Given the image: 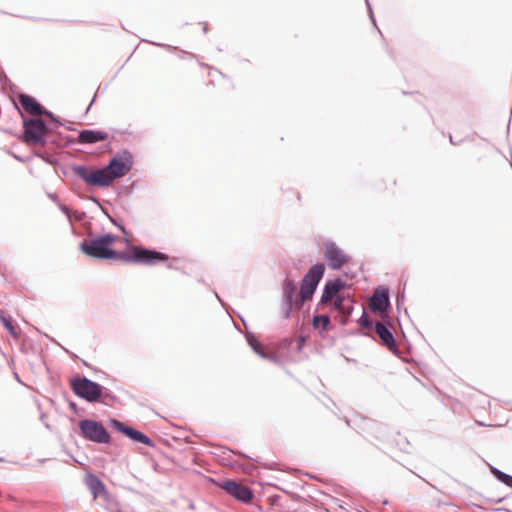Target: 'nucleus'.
I'll use <instances>...</instances> for the list:
<instances>
[{
  "mask_svg": "<svg viewBox=\"0 0 512 512\" xmlns=\"http://www.w3.org/2000/svg\"><path fill=\"white\" fill-rule=\"evenodd\" d=\"M90 201L94 202L96 205H98L100 207V209L102 210V208H104L101 204H100V201L99 199H97L96 197L94 196H91L88 198Z\"/></svg>",
  "mask_w": 512,
  "mask_h": 512,
  "instance_id": "nucleus-35",
  "label": "nucleus"
},
{
  "mask_svg": "<svg viewBox=\"0 0 512 512\" xmlns=\"http://www.w3.org/2000/svg\"><path fill=\"white\" fill-rule=\"evenodd\" d=\"M361 307H362V314H361L360 318L357 320L358 325L365 329H375L376 324L379 323V321H374L373 319H371L366 314L364 307L362 305H361Z\"/></svg>",
  "mask_w": 512,
  "mask_h": 512,
  "instance_id": "nucleus-24",
  "label": "nucleus"
},
{
  "mask_svg": "<svg viewBox=\"0 0 512 512\" xmlns=\"http://www.w3.org/2000/svg\"><path fill=\"white\" fill-rule=\"evenodd\" d=\"M331 319L327 314H317L313 316L312 325L314 329L318 330L320 334L328 331L330 328Z\"/></svg>",
  "mask_w": 512,
  "mask_h": 512,
  "instance_id": "nucleus-21",
  "label": "nucleus"
},
{
  "mask_svg": "<svg viewBox=\"0 0 512 512\" xmlns=\"http://www.w3.org/2000/svg\"><path fill=\"white\" fill-rule=\"evenodd\" d=\"M375 27H376V30H378V33H379V34H382V31H381V30H379V27H377V25H376Z\"/></svg>",
  "mask_w": 512,
  "mask_h": 512,
  "instance_id": "nucleus-47",
  "label": "nucleus"
},
{
  "mask_svg": "<svg viewBox=\"0 0 512 512\" xmlns=\"http://www.w3.org/2000/svg\"><path fill=\"white\" fill-rule=\"evenodd\" d=\"M117 239L118 236L113 233L98 236L90 234L79 244V249L83 254L96 259L121 260L149 266L157 265L169 259V255L166 253L142 246H132L128 252L117 251L112 248Z\"/></svg>",
  "mask_w": 512,
  "mask_h": 512,
  "instance_id": "nucleus-1",
  "label": "nucleus"
},
{
  "mask_svg": "<svg viewBox=\"0 0 512 512\" xmlns=\"http://www.w3.org/2000/svg\"><path fill=\"white\" fill-rule=\"evenodd\" d=\"M72 174L81 179L87 186L105 188L111 186V179L103 167L73 163L70 165Z\"/></svg>",
  "mask_w": 512,
  "mask_h": 512,
  "instance_id": "nucleus-3",
  "label": "nucleus"
},
{
  "mask_svg": "<svg viewBox=\"0 0 512 512\" xmlns=\"http://www.w3.org/2000/svg\"><path fill=\"white\" fill-rule=\"evenodd\" d=\"M167 267H168L169 269H172V268H173V266H172L171 264H169Z\"/></svg>",
  "mask_w": 512,
  "mask_h": 512,
  "instance_id": "nucleus-51",
  "label": "nucleus"
},
{
  "mask_svg": "<svg viewBox=\"0 0 512 512\" xmlns=\"http://www.w3.org/2000/svg\"><path fill=\"white\" fill-rule=\"evenodd\" d=\"M214 294H215V296L217 297V299L221 302V304H222V305H224V304H223V302L221 301L220 297L218 296V293H217V292H214Z\"/></svg>",
  "mask_w": 512,
  "mask_h": 512,
  "instance_id": "nucleus-45",
  "label": "nucleus"
},
{
  "mask_svg": "<svg viewBox=\"0 0 512 512\" xmlns=\"http://www.w3.org/2000/svg\"><path fill=\"white\" fill-rule=\"evenodd\" d=\"M186 54H189V55H190V57H192V58L194 57V54L187 53L186 51H181V52H180V54L178 55V57H179L180 59H183V58H184V55H186Z\"/></svg>",
  "mask_w": 512,
  "mask_h": 512,
  "instance_id": "nucleus-38",
  "label": "nucleus"
},
{
  "mask_svg": "<svg viewBox=\"0 0 512 512\" xmlns=\"http://www.w3.org/2000/svg\"><path fill=\"white\" fill-rule=\"evenodd\" d=\"M325 265L321 262L313 264L303 276L300 285V302H307L313 298L317 287L325 273Z\"/></svg>",
  "mask_w": 512,
  "mask_h": 512,
  "instance_id": "nucleus-6",
  "label": "nucleus"
},
{
  "mask_svg": "<svg viewBox=\"0 0 512 512\" xmlns=\"http://www.w3.org/2000/svg\"><path fill=\"white\" fill-rule=\"evenodd\" d=\"M375 27H376V30H378V33H379V34H382V31H381V30H379V27H377V25H376Z\"/></svg>",
  "mask_w": 512,
  "mask_h": 512,
  "instance_id": "nucleus-48",
  "label": "nucleus"
},
{
  "mask_svg": "<svg viewBox=\"0 0 512 512\" xmlns=\"http://www.w3.org/2000/svg\"><path fill=\"white\" fill-rule=\"evenodd\" d=\"M386 433H387V428L385 430H374L373 434L370 435V437H374L375 439H378V440H383L386 436Z\"/></svg>",
  "mask_w": 512,
  "mask_h": 512,
  "instance_id": "nucleus-30",
  "label": "nucleus"
},
{
  "mask_svg": "<svg viewBox=\"0 0 512 512\" xmlns=\"http://www.w3.org/2000/svg\"><path fill=\"white\" fill-rule=\"evenodd\" d=\"M346 287V282L341 278H334L327 280L323 286L322 294L318 305L326 304L343 288Z\"/></svg>",
  "mask_w": 512,
  "mask_h": 512,
  "instance_id": "nucleus-18",
  "label": "nucleus"
},
{
  "mask_svg": "<svg viewBox=\"0 0 512 512\" xmlns=\"http://www.w3.org/2000/svg\"><path fill=\"white\" fill-rule=\"evenodd\" d=\"M59 208L60 210L65 214V215H69V208L66 206V205H63V204H60L59 205Z\"/></svg>",
  "mask_w": 512,
  "mask_h": 512,
  "instance_id": "nucleus-36",
  "label": "nucleus"
},
{
  "mask_svg": "<svg viewBox=\"0 0 512 512\" xmlns=\"http://www.w3.org/2000/svg\"><path fill=\"white\" fill-rule=\"evenodd\" d=\"M23 119V132L19 138L27 145H45L48 143V135L52 129L41 118H27L17 107Z\"/></svg>",
  "mask_w": 512,
  "mask_h": 512,
  "instance_id": "nucleus-2",
  "label": "nucleus"
},
{
  "mask_svg": "<svg viewBox=\"0 0 512 512\" xmlns=\"http://www.w3.org/2000/svg\"><path fill=\"white\" fill-rule=\"evenodd\" d=\"M134 162L133 154L128 149L117 152L105 165L104 171L111 179V185L116 179L124 177L132 168Z\"/></svg>",
  "mask_w": 512,
  "mask_h": 512,
  "instance_id": "nucleus-5",
  "label": "nucleus"
},
{
  "mask_svg": "<svg viewBox=\"0 0 512 512\" xmlns=\"http://www.w3.org/2000/svg\"><path fill=\"white\" fill-rule=\"evenodd\" d=\"M43 111H44V113L42 116L48 117L52 121V123L54 124L55 127L63 125L61 119L58 116H56L52 111H50L48 109H45Z\"/></svg>",
  "mask_w": 512,
  "mask_h": 512,
  "instance_id": "nucleus-27",
  "label": "nucleus"
},
{
  "mask_svg": "<svg viewBox=\"0 0 512 512\" xmlns=\"http://www.w3.org/2000/svg\"><path fill=\"white\" fill-rule=\"evenodd\" d=\"M371 310L375 314H379L381 312H384L385 314H388L391 310V302H390V291L387 286L380 285L378 286L373 296L371 297Z\"/></svg>",
  "mask_w": 512,
  "mask_h": 512,
  "instance_id": "nucleus-15",
  "label": "nucleus"
},
{
  "mask_svg": "<svg viewBox=\"0 0 512 512\" xmlns=\"http://www.w3.org/2000/svg\"><path fill=\"white\" fill-rule=\"evenodd\" d=\"M355 301L349 296H339L332 303V309L337 312L335 319L342 326H346L353 313Z\"/></svg>",
  "mask_w": 512,
  "mask_h": 512,
  "instance_id": "nucleus-14",
  "label": "nucleus"
},
{
  "mask_svg": "<svg viewBox=\"0 0 512 512\" xmlns=\"http://www.w3.org/2000/svg\"><path fill=\"white\" fill-rule=\"evenodd\" d=\"M375 27H376V30H378V33H379V34H382V31H381V30H379V27H377V25H376Z\"/></svg>",
  "mask_w": 512,
  "mask_h": 512,
  "instance_id": "nucleus-46",
  "label": "nucleus"
},
{
  "mask_svg": "<svg viewBox=\"0 0 512 512\" xmlns=\"http://www.w3.org/2000/svg\"><path fill=\"white\" fill-rule=\"evenodd\" d=\"M365 2H366V5L368 7V12H369L370 20H371L372 24L374 26H376V19H375L374 14H373L372 6H371V4L369 3L368 0H365Z\"/></svg>",
  "mask_w": 512,
  "mask_h": 512,
  "instance_id": "nucleus-32",
  "label": "nucleus"
},
{
  "mask_svg": "<svg viewBox=\"0 0 512 512\" xmlns=\"http://www.w3.org/2000/svg\"><path fill=\"white\" fill-rule=\"evenodd\" d=\"M404 298H405L404 291L401 294H398L397 297H396V306H397V310L398 311H400L401 306L404 303Z\"/></svg>",
  "mask_w": 512,
  "mask_h": 512,
  "instance_id": "nucleus-31",
  "label": "nucleus"
},
{
  "mask_svg": "<svg viewBox=\"0 0 512 512\" xmlns=\"http://www.w3.org/2000/svg\"><path fill=\"white\" fill-rule=\"evenodd\" d=\"M102 212L107 216V218L111 221V223L116 226L117 228H119L123 233H126V229H125V226L117 221L116 219H114L107 211V209L105 208H102Z\"/></svg>",
  "mask_w": 512,
  "mask_h": 512,
  "instance_id": "nucleus-28",
  "label": "nucleus"
},
{
  "mask_svg": "<svg viewBox=\"0 0 512 512\" xmlns=\"http://www.w3.org/2000/svg\"><path fill=\"white\" fill-rule=\"evenodd\" d=\"M118 401V397L109 389H106L102 386V397L97 403H101L104 405H111Z\"/></svg>",
  "mask_w": 512,
  "mask_h": 512,
  "instance_id": "nucleus-25",
  "label": "nucleus"
},
{
  "mask_svg": "<svg viewBox=\"0 0 512 512\" xmlns=\"http://www.w3.org/2000/svg\"><path fill=\"white\" fill-rule=\"evenodd\" d=\"M35 156L38 158H41L44 162H46L48 164H51V165L57 164V159L52 154L36 152Z\"/></svg>",
  "mask_w": 512,
  "mask_h": 512,
  "instance_id": "nucleus-26",
  "label": "nucleus"
},
{
  "mask_svg": "<svg viewBox=\"0 0 512 512\" xmlns=\"http://www.w3.org/2000/svg\"><path fill=\"white\" fill-rule=\"evenodd\" d=\"M109 134L103 130L83 129L79 131L76 142L84 145H93L108 140Z\"/></svg>",
  "mask_w": 512,
  "mask_h": 512,
  "instance_id": "nucleus-17",
  "label": "nucleus"
},
{
  "mask_svg": "<svg viewBox=\"0 0 512 512\" xmlns=\"http://www.w3.org/2000/svg\"><path fill=\"white\" fill-rule=\"evenodd\" d=\"M72 392L88 403H97L102 397V385L86 376L76 375L70 380Z\"/></svg>",
  "mask_w": 512,
  "mask_h": 512,
  "instance_id": "nucleus-4",
  "label": "nucleus"
},
{
  "mask_svg": "<svg viewBox=\"0 0 512 512\" xmlns=\"http://www.w3.org/2000/svg\"><path fill=\"white\" fill-rule=\"evenodd\" d=\"M245 338H246L247 344L261 358L269 360L274 363L279 362L278 356L275 353L268 351L266 349V347L257 339L255 334H253L252 332H247L245 334Z\"/></svg>",
  "mask_w": 512,
  "mask_h": 512,
  "instance_id": "nucleus-16",
  "label": "nucleus"
},
{
  "mask_svg": "<svg viewBox=\"0 0 512 512\" xmlns=\"http://www.w3.org/2000/svg\"><path fill=\"white\" fill-rule=\"evenodd\" d=\"M48 197H49L50 199L54 200V201L57 199V196H56V194H54V193H49V194H48Z\"/></svg>",
  "mask_w": 512,
  "mask_h": 512,
  "instance_id": "nucleus-41",
  "label": "nucleus"
},
{
  "mask_svg": "<svg viewBox=\"0 0 512 512\" xmlns=\"http://www.w3.org/2000/svg\"><path fill=\"white\" fill-rule=\"evenodd\" d=\"M374 330L380 339L381 345L385 346L394 355L399 356L400 350L392 331L393 323L389 314L383 315L382 320L376 324V328Z\"/></svg>",
  "mask_w": 512,
  "mask_h": 512,
  "instance_id": "nucleus-9",
  "label": "nucleus"
},
{
  "mask_svg": "<svg viewBox=\"0 0 512 512\" xmlns=\"http://www.w3.org/2000/svg\"><path fill=\"white\" fill-rule=\"evenodd\" d=\"M19 102L23 109H25L27 112L36 114V115H43L46 108L42 106L36 98L29 94L22 93L18 96Z\"/></svg>",
  "mask_w": 512,
  "mask_h": 512,
  "instance_id": "nucleus-19",
  "label": "nucleus"
},
{
  "mask_svg": "<svg viewBox=\"0 0 512 512\" xmlns=\"http://www.w3.org/2000/svg\"><path fill=\"white\" fill-rule=\"evenodd\" d=\"M110 425L116 431L122 433L133 442L141 443L148 447H155V442L149 436L118 419H110Z\"/></svg>",
  "mask_w": 512,
  "mask_h": 512,
  "instance_id": "nucleus-13",
  "label": "nucleus"
},
{
  "mask_svg": "<svg viewBox=\"0 0 512 512\" xmlns=\"http://www.w3.org/2000/svg\"><path fill=\"white\" fill-rule=\"evenodd\" d=\"M14 376H15V379L19 382V383H22L21 380H20V377L18 375V373H14Z\"/></svg>",
  "mask_w": 512,
  "mask_h": 512,
  "instance_id": "nucleus-43",
  "label": "nucleus"
},
{
  "mask_svg": "<svg viewBox=\"0 0 512 512\" xmlns=\"http://www.w3.org/2000/svg\"><path fill=\"white\" fill-rule=\"evenodd\" d=\"M203 25V32L206 33L208 31L207 23H202Z\"/></svg>",
  "mask_w": 512,
  "mask_h": 512,
  "instance_id": "nucleus-42",
  "label": "nucleus"
},
{
  "mask_svg": "<svg viewBox=\"0 0 512 512\" xmlns=\"http://www.w3.org/2000/svg\"><path fill=\"white\" fill-rule=\"evenodd\" d=\"M2 461H3V459H2V458H0V462H2Z\"/></svg>",
  "mask_w": 512,
  "mask_h": 512,
  "instance_id": "nucleus-52",
  "label": "nucleus"
},
{
  "mask_svg": "<svg viewBox=\"0 0 512 512\" xmlns=\"http://www.w3.org/2000/svg\"><path fill=\"white\" fill-rule=\"evenodd\" d=\"M324 259L331 269L340 270L350 261L351 257L345 254L334 241H326L324 243Z\"/></svg>",
  "mask_w": 512,
  "mask_h": 512,
  "instance_id": "nucleus-11",
  "label": "nucleus"
},
{
  "mask_svg": "<svg viewBox=\"0 0 512 512\" xmlns=\"http://www.w3.org/2000/svg\"><path fill=\"white\" fill-rule=\"evenodd\" d=\"M219 487L229 496L245 504L250 503L254 498V492L250 487L232 479L223 481Z\"/></svg>",
  "mask_w": 512,
  "mask_h": 512,
  "instance_id": "nucleus-12",
  "label": "nucleus"
},
{
  "mask_svg": "<svg viewBox=\"0 0 512 512\" xmlns=\"http://www.w3.org/2000/svg\"><path fill=\"white\" fill-rule=\"evenodd\" d=\"M305 343V337L301 336L297 341V348L298 350H301L303 345Z\"/></svg>",
  "mask_w": 512,
  "mask_h": 512,
  "instance_id": "nucleus-34",
  "label": "nucleus"
},
{
  "mask_svg": "<svg viewBox=\"0 0 512 512\" xmlns=\"http://www.w3.org/2000/svg\"><path fill=\"white\" fill-rule=\"evenodd\" d=\"M450 142L452 145H457V142H455V139L450 135Z\"/></svg>",
  "mask_w": 512,
  "mask_h": 512,
  "instance_id": "nucleus-44",
  "label": "nucleus"
},
{
  "mask_svg": "<svg viewBox=\"0 0 512 512\" xmlns=\"http://www.w3.org/2000/svg\"><path fill=\"white\" fill-rule=\"evenodd\" d=\"M70 172L72 173V171L70 170V167L68 169H66V168L62 169V173L64 176H69Z\"/></svg>",
  "mask_w": 512,
  "mask_h": 512,
  "instance_id": "nucleus-40",
  "label": "nucleus"
},
{
  "mask_svg": "<svg viewBox=\"0 0 512 512\" xmlns=\"http://www.w3.org/2000/svg\"><path fill=\"white\" fill-rule=\"evenodd\" d=\"M79 435L83 439L97 444H108L111 441V435L104 424L93 419L79 421Z\"/></svg>",
  "mask_w": 512,
  "mask_h": 512,
  "instance_id": "nucleus-7",
  "label": "nucleus"
},
{
  "mask_svg": "<svg viewBox=\"0 0 512 512\" xmlns=\"http://www.w3.org/2000/svg\"><path fill=\"white\" fill-rule=\"evenodd\" d=\"M69 408L74 411V412H77V404L74 402V401H70L69 402Z\"/></svg>",
  "mask_w": 512,
  "mask_h": 512,
  "instance_id": "nucleus-37",
  "label": "nucleus"
},
{
  "mask_svg": "<svg viewBox=\"0 0 512 512\" xmlns=\"http://www.w3.org/2000/svg\"><path fill=\"white\" fill-rule=\"evenodd\" d=\"M297 284L286 277L282 283L281 312L284 319H290L294 311H300L305 302H300V295L296 296Z\"/></svg>",
  "mask_w": 512,
  "mask_h": 512,
  "instance_id": "nucleus-8",
  "label": "nucleus"
},
{
  "mask_svg": "<svg viewBox=\"0 0 512 512\" xmlns=\"http://www.w3.org/2000/svg\"><path fill=\"white\" fill-rule=\"evenodd\" d=\"M490 473L502 484L512 488V475L501 471L493 465L489 464Z\"/></svg>",
  "mask_w": 512,
  "mask_h": 512,
  "instance_id": "nucleus-23",
  "label": "nucleus"
},
{
  "mask_svg": "<svg viewBox=\"0 0 512 512\" xmlns=\"http://www.w3.org/2000/svg\"><path fill=\"white\" fill-rule=\"evenodd\" d=\"M503 499L502 498H499L497 500H495L496 503H500Z\"/></svg>",
  "mask_w": 512,
  "mask_h": 512,
  "instance_id": "nucleus-49",
  "label": "nucleus"
},
{
  "mask_svg": "<svg viewBox=\"0 0 512 512\" xmlns=\"http://www.w3.org/2000/svg\"><path fill=\"white\" fill-rule=\"evenodd\" d=\"M143 41L147 42V40H143ZM148 43H150V44H152L154 46H158V47L164 48V49H166L169 52H174V51L178 50V47L172 46V45H168V44H164V43H157V42H152V41H148Z\"/></svg>",
  "mask_w": 512,
  "mask_h": 512,
  "instance_id": "nucleus-29",
  "label": "nucleus"
},
{
  "mask_svg": "<svg viewBox=\"0 0 512 512\" xmlns=\"http://www.w3.org/2000/svg\"><path fill=\"white\" fill-rule=\"evenodd\" d=\"M0 321L12 337H19L18 329L16 325H14L13 318L10 314L5 311H0Z\"/></svg>",
  "mask_w": 512,
  "mask_h": 512,
  "instance_id": "nucleus-22",
  "label": "nucleus"
},
{
  "mask_svg": "<svg viewBox=\"0 0 512 512\" xmlns=\"http://www.w3.org/2000/svg\"><path fill=\"white\" fill-rule=\"evenodd\" d=\"M263 467H265L266 469H270V470H275L276 469V463L275 462H271V463H260Z\"/></svg>",
  "mask_w": 512,
  "mask_h": 512,
  "instance_id": "nucleus-33",
  "label": "nucleus"
},
{
  "mask_svg": "<svg viewBox=\"0 0 512 512\" xmlns=\"http://www.w3.org/2000/svg\"><path fill=\"white\" fill-rule=\"evenodd\" d=\"M345 423L354 429L360 435L364 437H370L373 434L374 430H385L386 425L377 422L376 420L363 417L360 415H355L352 418H344Z\"/></svg>",
  "mask_w": 512,
  "mask_h": 512,
  "instance_id": "nucleus-10",
  "label": "nucleus"
},
{
  "mask_svg": "<svg viewBox=\"0 0 512 512\" xmlns=\"http://www.w3.org/2000/svg\"><path fill=\"white\" fill-rule=\"evenodd\" d=\"M85 483L95 498L106 493V486L103 481L91 472L87 473Z\"/></svg>",
  "mask_w": 512,
  "mask_h": 512,
  "instance_id": "nucleus-20",
  "label": "nucleus"
},
{
  "mask_svg": "<svg viewBox=\"0 0 512 512\" xmlns=\"http://www.w3.org/2000/svg\"><path fill=\"white\" fill-rule=\"evenodd\" d=\"M45 427H46L47 429H50V425H49L48 423H45Z\"/></svg>",
  "mask_w": 512,
  "mask_h": 512,
  "instance_id": "nucleus-50",
  "label": "nucleus"
},
{
  "mask_svg": "<svg viewBox=\"0 0 512 512\" xmlns=\"http://www.w3.org/2000/svg\"><path fill=\"white\" fill-rule=\"evenodd\" d=\"M96 96H97V92L94 94V96H93L91 102L89 103L86 111H89V109L91 108L92 104L95 102Z\"/></svg>",
  "mask_w": 512,
  "mask_h": 512,
  "instance_id": "nucleus-39",
  "label": "nucleus"
}]
</instances>
